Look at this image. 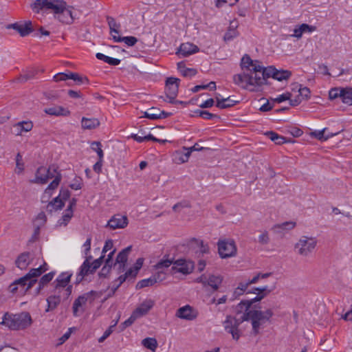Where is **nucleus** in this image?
I'll return each mask as SVG.
<instances>
[{
  "label": "nucleus",
  "instance_id": "nucleus-47",
  "mask_svg": "<svg viewBox=\"0 0 352 352\" xmlns=\"http://www.w3.org/2000/svg\"><path fill=\"white\" fill-rule=\"evenodd\" d=\"M195 113H197V116L206 120H210L217 117V115L211 113L207 111L197 110L195 111Z\"/></svg>",
  "mask_w": 352,
  "mask_h": 352
},
{
  "label": "nucleus",
  "instance_id": "nucleus-12",
  "mask_svg": "<svg viewBox=\"0 0 352 352\" xmlns=\"http://www.w3.org/2000/svg\"><path fill=\"white\" fill-rule=\"evenodd\" d=\"M171 268L172 272H180L184 274H188L192 272L194 268V263L191 261H186L183 259H179L174 263L173 262Z\"/></svg>",
  "mask_w": 352,
  "mask_h": 352
},
{
  "label": "nucleus",
  "instance_id": "nucleus-50",
  "mask_svg": "<svg viewBox=\"0 0 352 352\" xmlns=\"http://www.w3.org/2000/svg\"><path fill=\"white\" fill-rule=\"evenodd\" d=\"M342 89L334 88L331 89L329 93V97L331 100L336 99L340 97L341 93H342Z\"/></svg>",
  "mask_w": 352,
  "mask_h": 352
},
{
  "label": "nucleus",
  "instance_id": "nucleus-19",
  "mask_svg": "<svg viewBox=\"0 0 352 352\" xmlns=\"http://www.w3.org/2000/svg\"><path fill=\"white\" fill-rule=\"evenodd\" d=\"M48 270L47 265L44 263L43 265H40L38 267L32 268L24 276L28 282L34 280V284L36 283V278L40 276L43 273Z\"/></svg>",
  "mask_w": 352,
  "mask_h": 352
},
{
  "label": "nucleus",
  "instance_id": "nucleus-63",
  "mask_svg": "<svg viewBox=\"0 0 352 352\" xmlns=\"http://www.w3.org/2000/svg\"><path fill=\"white\" fill-rule=\"evenodd\" d=\"M113 247V243L112 240L106 241L102 249V254L106 253L107 252L111 250Z\"/></svg>",
  "mask_w": 352,
  "mask_h": 352
},
{
  "label": "nucleus",
  "instance_id": "nucleus-30",
  "mask_svg": "<svg viewBox=\"0 0 352 352\" xmlns=\"http://www.w3.org/2000/svg\"><path fill=\"white\" fill-rule=\"evenodd\" d=\"M49 170H47L46 167H40L38 168L36 173V178L34 182L38 184H45L47 182V173H49Z\"/></svg>",
  "mask_w": 352,
  "mask_h": 352
},
{
  "label": "nucleus",
  "instance_id": "nucleus-60",
  "mask_svg": "<svg viewBox=\"0 0 352 352\" xmlns=\"http://www.w3.org/2000/svg\"><path fill=\"white\" fill-rule=\"evenodd\" d=\"M47 170H50V171H49V173H47V175H46V176H47V180L50 179L54 178V177L56 178V177L58 175H60V174L56 173V170L55 167H54V166H50L49 168H47Z\"/></svg>",
  "mask_w": 352,
  "mask_h": 352
},
{
  "label": "nucleus",
  "instance_id": "nucleus-7",
  "mask_svg": "<svg viewBox=\"0 0 352 352\" xmlns=\"http://www.w3.org/2000/svg\"><path fill=\"white\" fill-rule=\"evenodd\" d=\"M243 321H245V320H243V316L241 318L228 316L223 323L225 330L232 334L234 340H237L240 338L238 327Z\"/></svg>",
  "mask_w": 352,
  "mask_h": 352
},
{
  "label": "nucleus",
  "instance_id": "nucleus-18",
  "mask_svg": "<svg viewBox=\"0 0 352 352\" xmlns=\"http://www.w3.org/2000/svg\"><path fill=\"white\" fill-rule=\"evenodd\" d=\"M197 313L189 305L180 307L176 313L177 317L187 320H192L197 318Z\"/></svg>",
  "mask_w": 352,
  "mask_h": 352
},
{
  "label": "nucleus",
  "instance_id": "nucleus-51",
  "mask_svg": "<svg viewBox=\"0 0 352 352\" xmlns=\"http://www.w3.org/2000/svg\"><path fill=\"white\" fill-rule=\"evenodd\" d=\"M38 72L39 70L38 69H33L28 72L27 74L21 77V80L27 81L28 80L32 78Z\"/></svg>",
  "mask_w": 352,
  "mask_h": 352
},
{
  "label": "nucleus",
  "instance_id": "nucleus-43",
  "mask_svg": "<svg viewBox=\"0 0 352 352\" xmlns=\"http://www.w3.org/2000/svg\"><path fill=\"white\" fill-rule=\"evenodd\" d=\"M69 78L74 80L79 85L83 83L85 81L88 82V79L86 77L80 76L77 73L69 72Z\"/></svg>",
  "mask_w": 352,
  "mask_h": 352
},
{
  "label": "nucleus",
  "instance_id": "nucleus-40",
  "mask_svg": "<svg viewBox=\"0 0 352 352\" xmlns=\"http://www.w3.org/2000/svg\"><path fill=\"white\" fill-rule=\"evenodd\" d=\"M173 264V261L170 259H162L160 261L157 263H156L153 267L155 270H163L166 272V270L168 269Z\"/></svg>",
  "mask_w": 352,
  "mask_h": 352
},
{
  "label": "nucleus",
  "instance_id": "nucleus-8",
  "mask_svg": "<svg viewBox=\"0 0 352 352\" xmlns=\"http://www.w3.org/2000/svg\"><path fill=\"white\" fill-rule=\"evenodd\" d=\"M34 285V280L28 282L24 276L15 280L11 283L8 289L12 294H25Z\"/></svg>",
  "mask_w": 352,
  "mask_h": 352
},
{
  "label": "nucleus",
  "instance_id": "nucleus-48",
  "mask_svg": "<svg viewBox=\"0 0 352 352\" xmlns=\"http://www.w3.org/2000/svg\"><path fill=\"white\" fill-rule=\"evenodd\" d=\"M258 241L262 245H266L270 242L269 234L267 231H263L258 236Z\"/></svg>",
  "mask_w": 352,
  "mask_h": 352
},
{
  "label": "nucleus",
  "instance_id": "nucleus-1",
  "mask_svg": "<svg viewBox=\"0 0 352 352\" xmlns=\"http://www.w3.org/2000/svg\"><path fill=\"white\" fill-rule=\"evenodd\" d=\"M242 69L247 71L233 76L234 82L240 87L250 91H259L261 87L266 83L267 78H273L283 81L287 80L292 75L289 70H278L273 66L263 67L258 60H253L245 54L241 58Z\"/></svg>",
  "mask_w": 352,
  "mask_h": 352
},
{
  "label": "nucleus",
  "instance_id": "nucleus-20",
  "mask_svg": "<svg viewBox=\"0 0 352 352\" xmlns=\"http://www.w3.org/2000/svg\"><path fill=\"white\" fill-rule=\"evenodd\" d=\"M171 115L170 113L161 111L156 107H152L146 111L144 113V117L151 120H157L166 118Z\"/></svg>",
  "mask_w": 352,
  "mask_h": 352
},
{
  "label": "nucleus",
  "instance_id": "nucleus-33",
  "mask_svg": "<svg viewBox=\"0 0 352 352\" xmlns=\"http://www.w3.org/2000/svg\"><path fill=\"white\" fill-rule=\"evenodd\" d=\"M343 91L340 94V98L343 103L351 105L352 104V89L351 88H346L342 89Z\"/></svg>",
  "mask_w": 352,
  "mask_h": 352
},
{
  "label": "nucleus",
  "instance_id": "nucleus-52",
  "mask_svg": "<svg viewBox=\"0 0 352 352\" xmlns=\"http://www.w3.org/2000/svg\"><path fill=\"white\" fill-rule=\"evenodd\" d=\"M157 272L153 275L154 279H156V283L162 281L165 279V271L156 270Z\"/></svg>",
  "mask_w": 352,
  "mask_h": 352
},
{
  "label": "nucleus",
  "instance_id": "nucleus-44",
  "mask_svg": "<svg viewBox=\"0 0 352 352\" xmlns=\"http://www.w3.org/2000/svg\"><path fill=\"white\" fill-rule=\"evenodd\" d=\"M91 148L92 150L96 151L98 155V157L101 160L103 158V151L101 148V144L100 142H94L91 143Z\"/></svg>",
  "mask_w": 352,
  "mask_h": 352
},
{
  "label": "nucleus",
  "instance_id": "nucleus-28",
  "mask_svg": "<svg viewBox=\"0 0 352 352\" xmlns=\"http://www.w3.org/2000/svg\"><path fill=\"white\" fill-rule=\"evenodd\" d=\"M72 276V274L67 272L61 273L54 282L55 288L66 287L69 283Z\"/></svg>",
  "mask_w": 352,
  "mask_h": 352
},
{
  "label": "nucleus",
  "instance_id": "nucleus-61",
  "mask_svg": "<svg viewBox=\"0 0 352 352\" xmlns=\"http://www.w3.org/2000/svg\"><path fill=\"white\" fill-rule=\"evenodd\" d=\"M52 204L54 206L56 209H60L64 206L63 201L62 199H60L59 197L55 198L54 199V201L52 202Z\"/></svg>",
  "mask_w": 352,
  "mask_h": 352
},
{
  "label": "nucleus",
  "instance_id": "nucleus-5",
  "mask_svg": "<svg viewBox=\"0 0 352 352\" xmlns=\"http://www.w3.org/2000/svg\"><path fill=\"white\" fill-rule=\"evenodd\" d=\"M317 240L315 237L302 236L294 245L297 253L302 256H307L316 248Z\"/></svg>",
  "mask_w": 352,
  "mask_h": 352
},
{
  "label": "nucleus",
  "instance_id": "nucleus-27",
  "mask_svg": "<svg viewBox=\"0 0 352 352\" xmlns=\"http://www.w3.org/2000/svg\"><path fill=\"white\" fill-rule=\"evenodd\" d=\"M296 227V223L294 221H285L282 223L276 224L272 228L273 232L278 234H284L285 232L294 229Z\"/></svg>",
  "mask_w": 352,
  "mask_h": 352
},
{
  "label": "nucleus",
  "instance_id": "nucleus-13",
  "mask_svg": "<svg viewBox=\"0 0 352 352\" xmlns=\"http://www.w3.org/2000/svg\"><path fill=\"white\" fill-rule=\"evenodd\" d=\"M296 88H298V95L295 98L290 100V104L292 106H297L303 100H309L311 96V91L308 87H302V85H296Z\"/></svg>",
  "mask_w": 352,
  "mask_h": 352
},
{
  "label": "nucleus",
  "instance_id": "nucleus-59",
  "mask_svg": "<svg viewBox=\"0 0 352 352\" xmlns=\"http://www.w3.org/2000/svg\"><path fill=\"white\" fill-rule=\"evenodd\" d=\"M184 76H193L197 74V71L192 68H186L182 70Z\"/></svg>",
  "mask_w": 352,
  "mask_h": 352
},
{
  "label": "nucleus",
  "instance_id": "nucleus-17",
  "mask_svg": "<svg viewBox=\"0 0 352 352\" xmlns=\"http://www.w3.org/2000/svg\"><path fill=\"white\" fill-rule=\"evenodd\" d=\"M12 128L15 135H22L23 133L29 132L32 129L33 123L30 120L21 121L13 124Z\"/></svg>",
  "mask_w": 352,
  "mask_h": 352
},
{
  "label": "nucleus",
  "instance_id": "nucleus-26",
  "mask_svg": "<svg viewBox=\"0 0 352 352\" xmlns=\"http://www.w3.org/2000/svg\"><path fill=\"white\" fill-rule=\"evenodd\" d=\"M190 156V151L187 147H183L182 150L177 151L173 154V161L178 164L185 163L188 161Z\"/></svg>",
  "mask_w": 352,
  "mask_h": 352
},
{
  "label": "nucleus",
  "instance_id": "nucleus-45",
  "mask_svg": "<svg viewBox=\"0 0 352 352\" xmlns=\"http://www.w3.org/2000/svg\"><path fill=\"white\" fill-rule=\"evenodd\" d=\"M55 274L54 272H51L43 275L39 280L41 284L47 285L54 278Z\"/></svg>",
  "mask_w": 352,
  "mask_h": 352
},
{
  "label": "nucleus",
  "instance_id": "nucleus-25",
  "mask_svg": "<svg viewBox=\"0 0 352 352\" xmlns=\"http://www.w3.org/2000/svg\"><path fill=\"white\" fill-rule=\"evenodd\" d=\"M44 112L48 115L54 116H68L70 115V111L67 109L58 105L45 108Z\"/></svg>",
  "mask_w": 352,
  "mask_h": 352
},
{
  "label": "nucleus",
  "instance_id": "nucleus-10",
  "mask_svg": "<svg viewBox=\"0 0 352 352\" xmlns=\"http://www.w3.org/2000/svg\"><path fill=\"white\" fill-rule=\"evenodd\" d=\"M100 294L95 291H91L80 296L76 299L73 304V313L75 316H78L79 309L89 300L93 301L95 298H99Z\"/></svg>",
  "mask_w": 352,
  "mask_h": 352
},
{
  "label": "nucleus",
  "instance_id": "nucleus-2",
  "mask_svg": "<svg viewBox=\"0 0 352 352\" xmlns=\"http://www.w3.org/2000/svg\"><path fill=\"white\" fill-rule=\"evenodd\" d=\"M31 8L36 13L42 10H50L55 19L65 24L72 23L76 17L74 8L63 0H35L31 4Z\"/></svg>",
  "mask_w": 352,
  "mask_h": 352
},
{
  "label": "nucleus",
  "instance_id": "nucleus-56",
  "mask_svg": "<svg viewBox=\"0 0 352 352\" xmlns=\"http://www.w3.org/2000/svg\"><path fill=\"white\" fill-rule=\"evenodd\" d=\"M291 96L292 94L290 93H285L274 98V101L280 103L287 100H290Z\"/></svg>",
  "mask_w": 352,
  "mask_h": 352
},
{
  "label": "nucleus",
  "instance_id": "nucleus-29",
  "mask_svg": "<svg viewBox=\"0 0 352 352\" xmlns=\"http://www.w3.org/2000/svg\"><path fill=\"white\" fill-rule=\"evenodd\" d=\"M100 125V121L95 118H88L83 117L81 120V126L83 129L91 130Z\"/></svg>",
  "mask_w": 352,
  "mask_h": 352
},
{
  "label": "nucleus",
  "instance_id": "nucleus-53",
  "mask_svg": "<svg viewBox=\"0 0 352 352\" xmlns=\"http://www.w3.org/2000/svg\"><path fill=\"white\" fill-rule=\"evenodd\" d=\"M116 326V324L111 325L104 333L103 336L98 339L99 342H104L113 332V328Z\"/></svg>",
  "mask_w": 352,
  "mask_h": 352
},
{
  "label": "nucleus",
  "instance_id": "nucleus-57",
  "mask_svg": "<svg viewBox=\"0 0 352 352\" xmlns=\"http://www.w3.org/2000/svg\"><path fill=\"white\" fill-rule=\"evenodd\" d=\"M103 258L104 256H102L99 258L96 259L92 263H91V270H93V272H94L98 268L100 267L102 263Z\"/></svg>",
  "mask_w": 352,
  "mask_h": 352
},
{
  "label": "nucleus",
  "instance_id": "nucleus-39",
  "mask_svg": "<svg viewBox=\"0 0 352 352\" xmlns=\"http://www.w3.org/2000/svg\"><path fill=\"white\" fill-rule=\"evenodd\" d=\"M114 41L116 42H124L129 46H133L138 42V39L135 36L121 37L114 36Z\"/></svg>",
  "mask_w": 352,
  "mask_h": 352
},
{
  "label": "nucleus",
  "instance_id": "nucleus-46",
  "mask_svg": "<svg viewBox=\"0 0 352 352\" xmlns=\"http://www.w3.org/2000/svg\"><path fill=\"white\" fill-rule=\"evenodd\" d=\"M137 319L138 318L135 316V315L133 313H132L131 316L121 324V330L122 331L126 327L131 326Z\"/></svg>",
  "mask_w": 352,
  "mask_h": 352
},
{
  "label": "nucleus",
  "instance_id": "nucleus-6",
  "mask_svg": "<svg viewBox=\"0 0 352 352\" xmlns=\"http://www.w3.org/2000/svg\"><path fill=\"white\" fill-rule=\"evenodd\" d=\"M218 252L221 258L234 256L236 254V246L232 239H221L217 243Z\"/></svg>",
  "mask_w": 352,
  "mask_h": 352
},
{
  "label": "nucleus",
  "instance_id": "nucleus-36",
  "mask_svg": "<svg viewBox=\"0 0 352 352\" xmlns=\"http://www.w3.org/2000/svg\"><path fill=\"white\" fill-rule=\"evenodd\" d=\"M73 210L66 209L63 217L58 221V225L60 226H67L73 217Z\"/></svg>",
  "mask_w": 352,
  "mask_h": 352
},
{
  "label": "nucleus",
  "instance_id": "nucleus-54",
  "mask_svg": "<svg viewBox=\"0 0 352 352\" xmlns=\"http://www.w3.org/2000/svg\"><path fill=\"white\" fill-rule=\"evenodd\" d=\"M46 221V215L44 212H40L35 219L38 227L43 226Z\"/></svg>",
  "mask_w": 352,
  "mask_h": 352
},
{
  "label": "nucleus",
  "instance_id": "nucleus-34",
  "mask_svg": "<svg viewBox=\"0 0 352 352\" xmlns=\"http://www.w3.org/2000/svg\"><path fill=\"white\" fill-rule=\"evenodd\" d=\"M142 344L152 351H155L157 347V340L154 338H146L142 340Z\"/></svg>",
  "mask_w": 352,
  "mask_h": 352
},
{
  "label": "nucleus",
  "instance_id": "nucleus-23",
  "mask_svg": "<svg viewBox=\"0 0 352 352\" xmlns=\"http://www.w3.org/2000/svg\"><path fill=\"white\" fill-rule=\"evenodd\" d=\"M198 51L199 47L197 45L191 43H184L180 45L176 54L182 55L184 57H187L192 54L197 52Z\"/></svg>",
  "mask_w": 352,
  "mask_h": 352
},
{
  "label": "nucleus",
  "instance_id": "nucleus-42",
  "mask_svg": "<svg viewBox=\"0 0 352 352\" xmlns=\"http://www.w3.org/2000/svg\"><path fill=\"white\" fill-rule=\"evenodd\" d=\"M60 179H61L60 175L56 176V178L54 179V180L50 184V185L45 189V193L50 194V190L56 188L60 182Z\"/></svg>",
  "mask_w": 352,
  "mask_h": 352
},
{
  "label": "nucleus",
  "instance_id": "nucleus-4",
  "mask_svg": "<svg viewBox=\"0 0 352 352\" xmlns=\"http://www.w3.org/2000/svg\"><path fill=\"white\" fill-rule=\"evenodd\" d=\"M274 313L269 309L265 311L259 310H250L243 315V320H250L252 326V331L254 336L260 333V329L270 320Z\"/></svg>",
  "mask_w": 352,
  "mask_h": 352
},
{
  "label": "nucleus",
  "instance_id": "nucleus-38",
  "mask_svg": "<svg viewBox=\"0 0 352 352\" xmlns=\"http://www.w3.org/2000/svg\"><path fill=\"white\" fill-rule=\"evenodd\" d=\"M265 135L276 144H283L287 142L285 138L279 135L275 132L268 131L265 133Z\"/></svg>",
  "mask_w": 352,
  "mask_h": 352
},
{
  "label": "nucleus",
  "instance_id": "nucleus-32",
  "mask_svg": "<svg viewBox=\"0 0 352 352\" xmlns=\"http://www.w3.org/2000/svg\"><path fill=\"white\" fill-rule=\"evenodd\" d=\"M216 100V106L220 109H226L232 107L236 103L235 101L231 100L230 98L220 99L219 96H217Z\"/></svg>",
  "mask_w": 352,
  "mask_h": 352
},
{
  "label": "nucleus",
  "instance_id": "nucleus-35",
  "mask_svg": "<svg viewBox=\"0 0 352 352\" xmlns=\"http://www.w3.org/2000/svg\"><path fill=\"white\" fill-rule=\"evenodd\" d=\"M326 129H327L324 128L322 130L314 131L311 133V135L320 141H326L329 138H330L334 135V134H333V133H329V134L326 135L325 134Z\"/></svg>",
  "mask_w": 352,
  "mask_h": 352
},
{
  "label": "nucleus",
  "instance_id": "nucleus-37",
  "mask_svg": "<svg viewBox=\"0 0 352 352\" xmlns=\"http://www.w3.org/2000/svg\"><path fill=\"white\" fill-rule=\"evenodd\" d=\"M60 298L59 296H50L47 298V308L46 311H50L54 309L60 303Z\"/></svg>",
  "mask_w": 352,
  "mask_h": 352
},
{
  "label": "nucleus",
  "instance_id": "nucleus-3",
  "mask_svg": "<svg viewBox=\"0 0 352 352\" xmlns=\"http://www.w3.org/2000/svg\"><path fill=\"white\" fill-rule=\"evenodd\" d=\"M32 323L30 314L28 312H21L16 314H5L2 322L3 324L12 330L25 329Z\"/></svg>",
  "mask_w": 352,
  "mask_h": 352
},
{
  "label": "nucleus",
  "instance_id": "nucleus-16",
  "mask_svg": "<svg viewBox=\"0 0 352 352\" xmlns=\"http://www.w3.org/2000/svg\"><path fill=\"white\" fill-rule=\"evenodd\" d=\"M131 250V246H129L124 250H122L118 254L116 262L114 263V267H118L119 272H122L124 271L126 263L128 259V256L129 252Z\"/></svg>",
  "mask_w": 352,
  "mask_h": 352
},
{
  "label": "nucleus",
  "instance_id": "nucleus-9",
  "mask_svg": "<svg viewBox=\"0 0 352 352\" xmlns=\"http://www.w3.org/2000/svg\"><path fill=\"white\" fill-rule=\"evenodd\" d=\"M223 280V277L220 275L202 274L197 278V282L201 283L204 287L209 286L216 291L219 288Z\"/></svg>",
  "mask_w": 352,
  "mask_h": 352
},
{
  "label": "nucleus",
  "instance_id": "nucleus-49",
  "mask_svg": "<svg viewBox=\"0 0 352 352\" xmlns=\"http://www.w3.org/2000/svg\"><path fill=\"white\" fill-rule=\"evenodd\" d=\"M238 36V32L236 30H230L228 29L226 33L224 35V40L226 41H231L234 38Z\"/></svg>",
  "mask_w": 352,
  "mask_h": 352
},
{
  "label": "nucleus",
  "instance_id": "nucleus-24",
  "mask_svg": "<svg viewBox=\"0 0 352 352\" xmlns=\"http://www.w3.org/2000/svg\"><path fill=\"white\" fill-rule=\"evenodd\" d=\"M32 258V256L30 253L23 252L16 258L15 261L16 265L21 270H25L31 263Z\"/></svg>",
  "mask_w": 352,
  "mask_h": 352
},
{
  "label": "nucleus",
  "instance_id": "nucleus-21",
  "mask_svg": "<svg viewBox=\"0 0 352 352\" xmlns=\"http://www.w3.org/2000/svg\"><path fill=\"white\" fill-rule=\"evenodd\" d=\"M91 259V256H87L85 261L83 262L80 268V272L76 276V283L81 282L85 276L94 273L90 263Z\"/></svg>",
  "mask_w": 352,
  "mask_h": 352
},
{
  "label": "nucleus",
  "instance_id": "nucleus-11",
  "mask_svg": "<svg viewBox=\"0 0 352 352\" xmlns=\"http://www.w3.org/2000/svg\"><path fill=\"white\" fill-rule=\"evenodd\" d=\"M179 79L177 78L170 77L166 81V95L169 99L170 103H174L175 99L177 96Z\"/></svg>",
  "mask_w": 352,
  "mask_h": 352
},
{
  "label": "nucleus",
  "instance_id": "nucleus-31",
  "mask_svg": "<svg viewBox=\"0 0 352 352\" xmlns=\"http://www.w3.org/2000/svg\"><path fill=\"white\" fill-rule=\"evenodd\" d=\"M256 292H258V295L252 300L254 302L261 300L265 296L272 292V289H269L267 286L254 288L252 293L255 294Z\"/></svg>",
  "mask_w": 352,
  "mask_h": 352
},
{
  "label": "nucleus",
  "instance_id": "nucleus-64",
  "mask_svg": "<svg viewBox=\"0 0 352 352\" xmlns=\"http://www.w3.org/2000/svg\"><path fill=\"white\" fill-rule=\"evenodd\" d=\"M91 238L89 237L87 239L86 241L83 244V247L85 248V254L86 256H87L90 250H91Z\"/></svg>",
  "mask_w": 352,
  "mask_h": 352
},
{
  "label": "nucleus",
  "instance_id": "nucleus-14",
  "mask_svg": "<svg viewBox=\"0 0 352 352\" xmlns=\"http://www.w3.org/2000/svg\"><path fill=\"white\" fill-rule=\"evenodd\" d=\"M128 225V219L126 216L116 214L107 222V227L111 230L124 228Z\"/></svg>",
  "mask_w": 352,
  "mask_h": 352
},
{
  "label": "nucleus",
  "instance_id": "nucleus-41",
  "mask_svg": "<svg viewBox=\"0 0 352 352\" xmlns=\"http://www.w3.org/2000/svg\"><path fill=\"white\" fill-rule=\"evenodd\" d=\"M155 283H156V279H154L152 276L148 278L143 279V280L139 281L137 283L136 287L138 289H142L145 287L152 286Z\"/></svg>",
  "mask_w": 352,
  "mask_h": 352
},
{
  "label": "nucleus",
  "instance_id": "nucleus-22",
  "mask_svg": "<svg viewBox=\"0 0 352 352\" xmlns=\"http://www.w3.org/2000/svg\"><path fill=\"white\" fill-rule=\"evenodd\" d=\"M154 302L153 300L148 299L142 302L140 306H138L133 313L135 315V316L139 318L144 315H146L153 307Z\"/></svg>",
  "mask_w": 352,
  "mask_h": 352
},
{
  "label": "nucleus",
  "instance_id": "nucleus-62",
  "mask_svg": "<svg viewBox=\"0 0 352 352\" xmlns=\"http://www.w3.org/2000/svg\"><path fill=\"white\" fill-rule=\"evenodd\" d=\"M303 32L301 28V25L296 26L294 29V34L292 35V36L295 37L298 39L302 37Z\"/></svg>",
  "mask_w": 352,
  "mask_h": 352
},
{
  "label": "nucleus",
  "instance_id": "nucleus-15",
  "mask_svg": "<svg viewBox=\"0 0 352 352\" xmlns=\"http://www.w3.org/2000/svg\"><path fill=\"white\" fill-rule=\"evenodd\" d=\"M17 31L21 36H25L34 31L32 23L30 21L12 23L9 26Z\"/></svg>",
  "mask_w": 352,
  "mask_h": 352
},
{
  "label": "nucleus",
  "instance_id": "nucleus-58",
  "mask_svg": "<svg viewBox=\"0 0 352 352\" xmlns=\"http://www.w3.org/2000/svg\"><path fill=\"white\" fill-rule=\"evenodd\" d=\"M300 25L303 33L312 32L316 30V27L314 25H309L306 23H302Z\"/></svg>",
  "mask_w": 352,
  "mask_h": 352
},
{
  "label": "nucleus",
  "instance_id": "nucleus-55",
  "mask_svg": "<svg viewBox=\"0 0 352 352\" xmlns=\"http://www.w3.org/2000/svg\"><path fill=\"white\" fill-rule=\"evenodd\" d=\"M53 79L56 82L59 81H64L69 78V73L65 74V73H59L54 76Z\"/></svg>",
  "mask_w": 352,
  "mask_h": 352
}]
</instances>
